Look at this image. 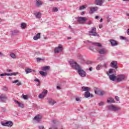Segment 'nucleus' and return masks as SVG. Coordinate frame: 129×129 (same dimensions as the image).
<instances>
[{"instance_id": "338daca9", "label": "nucleus", "mask_w": 129, "mask_h": 129, "mask_svg": "<svg viewBox=\"0 0 129 129\" xmlns=\"http://www.w3.org/2000/svg\"><path fill=\"white\" fill-rule=\"evenodd\" d=\"M37 61H41V58H37Z\"/></svg>"}, {"instance_id": "58836bf2", "label": "nucleus", "mask_w": 129, "mask_h": 129, "mask_svg": "<svg viewBox=\"0 0 129 129\" xmlns=\"http://www.w3.org/2000/svg\"><path fill=\"white\" fill-rule=\"evenodd\" d=\"M45 97V95H43V94H40L39 95V98L40 99L44 98Z\"/></svg>"}, {"instance_id": "b1692460", "label": "nucleus", "mask_w": 129, "mask_h": 129, "mask_svg": "<svg viewBox=\"0 0 129 129\" xmlns=\"http://www.w3.org/2000/svg\"><path fill=\"white\" fill-rule=\"evenodd\" d=\"M109 76L110 80H112V81H114L115 80V79L116 78V76L113 74L110 75Z\"/></svg>"}, {"instance_id": "37998d69", "label": "nucleus", "mask_w": 129, "mask_h": 129, "mask_svg": "<svg viewBox=\"0 0 129 129\" xmlns=\"http://www.w3.org/2000/svg\"><path fill=\"white\" fill-rule=\"evenodd\" d=\"M102 67H105V68H107V63H104Z\"/></svg>"}, {"instance_id": "cd10ccee", "label": "nucleus", "mask_w": 129, "mask_h": 129, "mask_svg": "<svg viewBox=\"0 0 129 129\" xmlns=\"http://www.w3.org/2000/svg\"><path fill=\"white\" fill-rule=\"evenodd\" d=\"M41 69L43 71H47V70H49L50 69V67L49 66L43 67L41 68Z\"/></svg>"}, {"instance_id": "6e6d98bb", "label": "nucleus", "mask_w": 129, "mask_h": 129, "mask_svg": "<svg viewBox=\"0 0 129 129\" xmlns=\"http://www.w3.org/2000/svg\"><path fill=\"white\" fill-rule=\"evenodd\" d=\"M89 49H90V50H91L92 51L93 50V47L90 46L89 47Z\"/></svg>"}, {"instance_id": "052dcab7", "label": "nucleus", "mask_w": 129, "mask_h": 129, "mask_svg": "<svg viewBox=\"0 0 129 129\" xmlns=\"http://www.w3.org/2000/svg\"><path fill=\"white\" fill-rule=\"evenodd\" d=\"M52 122H53V123H56V120H52Z\"/></svg>"}, {"instance_id": "ddd939ff", "label": "nucleus", "mask_w": 129, "mask_h": 129, "mask_svg": "<svg viewBox=\"0 0 129 129\" xmlns=\"http://www.w3.org/2000/svg\"><path fill=\"white\" fill-rule=\"evenodd\" d=\"M85 43H87V44H92V45H95L97 47H101V44L100 43H92L91 41L88 40L86 41Z\"/></svg>"}, {"instance_id": "3c124183", "label": "nucleus", "mask_w": 129, "mask_h": 129, "mask_svg": "<svg viewBox=\"0 0 129 129\" xmlns=\"http://www.w3.org/2000/svg\"><path fill=\"white\" fill-rule=\"evenodd\" d=\"M91 24H92V21H89V22H88V23H87L88 25H91Z\"/></svg>"}, {"instance_id": "0eeeda50", "label": "nucleus", "mask_w": 129, "mask_h": 129, "mask_svg": "<svg viewBox=\"0 0 129 129\" xmlns=\"http://www.w3.org/2000/svg\"><path fill=\"white\" fill-rule=\"evenodd\" d=\"M105 2V0H95V4L96 6H100L101 7Z\"/></svg>"}, {"instance_id": "aec40b11", "label": "nucleus", "mask_w": 129, "mask_h": 129, "mask_svg": "<svg viewBox=\"0 0 129 129\" xmlns=\"http://www.w3.org/2000/svg\"><path fill=\"white\" fill-rule=\"evenodd\" d=\"M48 103L50 105H54L55 103H56V101L55 100H53L52 99L49 98L48 99Z\"/></svg>"}, {"instance_id": "f3484780", "label": "nucleus", "mask_w": 129, "mask_h": 129, "mask_svg": "<svg viewBox=\"0 0 129 129\" xmlns=\"http://www.w3.org/2000/svg\"><path fill=\"white\" fill-rule=\"evenodd\" d=\"M90 96L91 97H93V95L91 94L89 91L85 93V97H86V98H88V97H90Z\"/></svg>"}, {"instance_id": "c9c22d12", "label": "nucleus", "mask_w": 129, "mask_h": 129, "mask_svg": "<svg viewBox=\"0 0 129 129\" xmlns=\"http://www.w3.org/2000/svg\"><path fill=\"white\" fill-rule=\"evenodd\" d=\"M48 93V91H47V90H43V91L42 92V94L44 95H46V94H47Z\"/></svg>"}, {"instance_id": "a18cd8bd", "label": "nucleus", "mask_w": 129, "mask_h": 129, "mask_svg": "<svg viewBox=\"0 0 129 129\" xmlns=\"http://www.w3.org/2000/svg\"><path fill=\"white\" fill-rule=\"evenodd\" d=\"M115 99L116 100H117V101H119V97H118V96H116L115 97Z\"/></svg>"}, {"instance_id": "79ce46f5", "label": "nucleus", "mask_w": 129, "mask_h": 129, "mask_svg": "<svg viewBox=\"0 0 129 129\" xmlns=\"http://www.w3.org/2000/svg\"><path fill=\"white\" fill-rule=\"evenodd\" d=\"M102 105H104V102H100V103H99V106H102Z\"/></svg>"}, {"instance_id": "9b49d317", "label": "nucleus", "mask_w": 129, "mask_h": 129, "mask_svg": "<svg viewBox=\"0 0 129 129\" xmlns=\"http://www.w3.org/2000/svg\"><path fill=\"white\" fill-rule=\"evenodd\" d=\"M62 50H63V48H62V45H59L58 47H56L54 49V53H60V52H62Z\"/></svg>"}, {"instance_id": "ea45409f", "label": "nucleus", "mask_w": 129, "mask_h": 129, "mask_svg": "<svg viewBox=\"0 0 129 129\" xmlns=\"http://www.w3.org/2000/svg\"><path fill=\"white\" fill-rule=\"evenodd\" d=\"M52 12H58V8H57L56 7H54L52 9Z\"/></svg>"}, {"instance_id": "09e8293b", "label": "nucleus", "mask_w": 129, "mask_h": 129, "mask_svg": "<svg viewBox=\"0 0 129 129\" xmlns=\"http://www.w3.org/2000/svg\"><path fill=\"white\" fill-rule=\"evenodd\" d=\"M3 90H4L5 91H7V90H8V87H4Z\"/></svg>"}, {"instance_id": "1a4fd4ad", "label": "nucleus", "mask_w": 129, "mask_h": 129, "mask_svg": "<svg viewBox=\"0 0 129 129\" xmlns=\"http://www.w3.org/2000/svg\"><path fill=\"white\" fill-rule=\"evenodd\" d=\"M7 99H8V97H7V95L5 94H2L0 96V100L2 102H5Z\"/></svg>"}, {"instance_id": "7ed1b4c3", "label": "nucleus", "mask_w": 129, "mask_h": 129, "mask_svg": "<svg viewBox=\"0 0 129 129\" xmlns=\"http://www.w3.org/2000/svg\"><path fill=\"white\" fill-rule=\"evenodd\" d=\"M96 31V28L94 27L92 28L91 31H90L89 33L90 36H95V37H97L98 36V34L95 32Z\"/></svg>"}, {"instance_id": "9d476101", "label": "nucleus", "mask_w": 129, "mask_h": 129, "mask_svg": "<svg viewBox=\"0 0 129 129\" xmlns=\"http://www.w3.org/2000/svg\"><path fill=\"white\" fill-rule=\"evenodd\" d=\"M98 53L101 55H103L107 53V50L105 48H101L97 50Z\"/></svg>"}, {"instance_id": "bb28decb", "label": "nucleus", "mask_w": 129, "mask_h": 129, "mask_svg": "<svg viewBox=\"0 0 129 129\" xmlns=\"http://www.w3.org/2000/svg\"><path fill=\"white\" fill-rule=\"evenodd\" d=\"M77 57L78 59H79V60H80V61H81L82 62H83V61H84V58H83V56H82V55L78 54Z\"/></svg>"}, {"instance_id": "c03bdc74", "label": "nucleus", "mask_w": 129, "mask_h": 129, "mask_svg": "<svg viewBox=\"0 0 129 129\" xmlns=\"http://www.w3.org/2000/svg\"><path fill=\"white\" fill-rule=\"evenodd\" d=\"M76 101H79L80 102V101H81V100L80 99V98H79V97H76Z\"/></svg>"}, {"instance_id": "bf43d9fd", "label": "nucleus", "mask_w": 129, "mask_h": 129, "mask_svg": "<svg viewBox=\"0 0 129 129\" xmlns=\"http://www.w3.org/2000/svg\"><path fill=\"white\" fill-rule=\"evenodd\" d=\"M127 35L129 36V29H128L126 31Z\"/></svg>"}, {"instance_id": "f03ea898", "label": "nucleus", "mask_w": 129, "mask_h": 129, "mask_svg": "<svg viewBox=\"0 0 129 129\" xmlns=\"http://www.w3.org/2000/svg\"><path fill=\"white\" fill-rule=\"evenodd\" d=\"M108 108L109 110H112V111H118V110H120V108L113 105L108 106Z\"/></svg>"}, {"instance_id": "6e6552de", "label": "nucleus", "mask_w": 129, "mask_h": 129, "mask_svg": "<svg viewBox=\"0 0 129 129\" xmlns=\"http://www.w3.org/2000/svg\"><path fill=\"white\" fill-rule=\"evenodd\" d=\"M110 66L112 68H115V69H117V68H118L117 67V62L116 61H112L110 64Z\"/></svg>"}, {"instance_id": "a19ab883", "label": "nucleus", "mask_w": 129, "mask_h": 129, "mask_svg": "<svg viewBox=\"0 0 129 129\" xmlns=\"http://www.w3.org/2000/svg\"><path fill=\"white\" fill-rule=\"evenodd\" d=\"M84 9H85V6L83 5L80 7L79 10H84Z\"/></svg>"}, {"instance_id": "c756f323", "label": "nucleus", "mask_w": 129, "mask_h": 129, "mask_svg": "<svg viewBox=\"0 0 129 129\" xmlns=\"http://www.w3.org/2000/svg\"><path fill=\"white\" fill-rule=\"evenodd\" d=\"M39 73L41 75H42V76H47L48 74L47 73L44 72L43 71H40Z\"/></svg>"}, {"instance_id": "13d9d810", "label": "nucleus", "mask_w": 129, "mask_h": 129, "mask_svg": "<svg viewBox=\"0 0 129 129\" xmlns=\"http://www.w3.org/2000/svg\"><path fill=\"white\" fill-rule=\"evenodd\" d=\"M11 74H12V75H14L15 76H16V75H17V74H16L15 73H11Z\"/></svg>"}, {"instance_id": "4c0bfd02", "label": "nucleus", "mask_w": 129, "mask_h": 129, "mask_svg": "<svg viewBox=\"0 0 129 129\" xmlns=\"http://www.w3.org/2000/svg\"><path fill=\"white\" fill-rule=\"evenodd\" d=\"M101 67H102V66H101V64H98L96 67V70H100V68H101Z\"/></svg>"}, {"instance_id": "4468645a", "label": "nucleus", "mask_w": 129, "mask_h": 129, "mask_svg": "<svg viewBox=\"0 0 129 129\" xmlns=\"http://www.w3.org/2000/svg\"><path fill=\"white\" fill-rule=\"evenodd\" d=\"M110 42L111 43V46H112V47H114V46H117V45H118L117 41L113 39H110Z\"/></svg>"}, {"instance_id": "6ab92c4d", "label": "nucleus", "mask_w": 129, "mask_h": 129, "mask_svg": "<svg viewBox=\"0 0 129 129\" xmlns=\"http://www.w3.org/2000/svg\"><path fill=\"white\" fill-rule=\"evenodd\" d=\"M15 102L17 103V104H18V106L19 107H21V108H24V107H25V105H24V104L18 102V101L15 100H14Z\"/></svg>"}, {"instance_id": "2f4dec72", "label": "nucleus", "mask_w": 129, "mask_h": 129, "mask_svg": "<svg viewBox=\"0 0 129 129\" xmlns=\"http://www.w3.org/2000/svg\"><path fill=\"white\" fill-rule=\"evenodd\" d=\"M114 73H115V70L113 69H110L109 71V74H113Z\"/></svg>"}, {"instance_id": "412c9836", "label": "nucleus", "mask_w": 129, "mask_h": 129, "mask_svg": "<svg viewBox=\"0 0 129 129\" xmlns=\"http://www.w3.org/2000/svg\"><path fill=\"white\" fill-rule=\"evenodd\" d=\"M43 5V2L41 1L40 0H36V6H37L38 8L40 7V6H42Z\"/></svg>"}, {"instance_id": "dca6fc26", "label": "nucleus", "mask_w": 129, "mask_h": 129, "mask_svg": "<svg viewBox=\"0 0 129 129\" xmlns=\"http://www.w3.org/2000/svg\"><path fill=\"white\" fill-rule=\"evenodd\" d=\"M98 10V7H95L92 8H90V11L89 12L90 14H93L94 12H96Z\"/></svg>"}, {"instance_id": "473e14b6", "label": "nucleus", "mask_w": 129, "mask_h": 129, "mask_svg": "<svg viewBox=\"0 0 129 129\" xmlns=\"http://www.w3.org/2000/svg\"><path fill=\"white\" fill-rule=\"evenodd\" d=\"M21 27L22 29H26L27 27V24L25 23H21Z\"/></svg>"}, {"instance_id": "423d86ee", "label": "nucleus", "mask_w": 129, "mask_h": 129, "mask_svg": "<svg viewBox=\"0 0 129 129\" xmlns=\"http://www.w3.org/2000/svg\"><path fill=\"white\" fill-rule=\"evenodd\" d=\"M87 21V18L85 17H79L78 19V22L80 23V24H83L85 23Z\"/></svg>"}, {"instance_id": "de8ad7c7", "label": "nucleus", "mask_w": 129, "mask_h": 129, "mask_svg": "<svg viewBox=\"0 0 129 129\" xmlns=\"http://www.w3.org/2000/svg\"><path fill=\"white\" fill-rule=\"evenodd\" d=\"M2 111H3V112H5V111H6V108L5 107H2Z\"/></svg>"}, {"instance_id": "f8f14e48", "label": "nucleus", "mask_w": 129, "mask_h": 129, "mask_svg": "<svg viewBox=\"0 0 129 129\" xmlns=\"http://www.w3.org/2000/svg\"><path fill=\"white\" fill-rule=\"evenodd\" d=\"M2 125L4 126H13V122L11 121H7L5 123H3Z\"/></svg>"}, {"instance_id": "72a5a7b5", "label": "nucleus", "mask_w": 129, "mask_h": 129, "mask_svg": "<svg viewBox=\"0 0 129 129\" xmlns=\"http://www.w3.org/2000/svg\"><path fill=\"white\" fill-rule=\"evenodd\" d=\"M22 98H23V99H25V100H26L29 98V97L28 95L22 94Z\"/></svg>"}, {"instance_id": "f257e3e1", "label": "nucleus", "mask_w": 129, "mask_h": 129, "mask_svg": "<svg viewBox=\"0 0 129 129\" xmlns=\"http://www.w3.org/2000/svg\"><path fill=\"white\" fill-rule=\"evenodd\" d=\"M70 64L71 67L78 71V73H79L80 76H81V77H85L86 76V72L81 69V67L79 64H78L77 62L73 60H71Z\"/></svg>"}, {"instance_id": "774afa93", "label": "nucleus", "mask_w": 129, "mask_h": 129, "mask_svg": "<svg viewBox=\"0 0 129 129\" xmlns=\"http://www.w3.org/2000/svg\"><path fill=\"white\" fill-rule=\"evenodd\" d=\"M56 87L57 89H60V86H57Z\"/></svg>"}, {"instance_id": "e2e57ef3", "label": "nucleus", "mask_w": 129, "mask_h": 129, "mask_svg": "<svg viewBox=\"0 0 129 129\" xmlns=\"http://www.w3.org/2000/svg\"><path fill=\"white\" fill-rule=\"evenodd\" d=\"M99 27L100 29H101L102 28V25H100Z\"/></svg>"}, {"instance_id": "69168bd1", "label": "nucleus", "mask_w": 129, "mask_h": 129, "mask_svg": "<svg viewBox=\"0 0 129 129\" xmlns=\"http://www.w3.org/2000/svg\"><path fill=\"white\" fill-rule=\"evenodd\" d=\"M53 128H54V129H58V128L57 127H56V126H53Z\"/></svg>"}, {"instance_id": "4be33fe9", "label": "nucleus", "mask_w": 129, "mask_h": 129, "mask_svg": "<svg viewBox=\"0 0 129 129\" xmlns=\"http://www.w3.org/2000/svg\"><path fill=\"white\" fill-rule=\"evenodd\" d=\"M34 16H35L36 18L37 19H40L42 17V15H41V13L40 12H36L34 13Z\"/></svg>"}, {"instance_id": "7c9ffc66", "label": "nucleus", "mask_w": 129, "mask_h": 129, "mask_svg": "<svg viewBox=\"0 0 129 129\" xmlns=\"http://www.w3.org/2000/svg\"><path fill=\"white\" fill-rule=\"evenodd\" d=\"M13 83H17V85L20 86V85H22V83L21 82H19V80H16L15 81L12 82Z\"/></svg>"}, {"instance_id": "f704fd0d", "label": "nucleus", "mask_w": 129, "mask_h": 129, "mask_svg": "<svg viewBox=\"0 0 129 129\" xmlns=\"http://www.w3.org/2000/svg\"><path fill=\"white\" fill-rule=\"evenodd\" d=\"M10 56H11V58H13V59L16 58L17 57L16 56V54H15L14 53H13L10 54Z\"/></svg>"}, {"instance_id": "20e7f679", "label": "nucleus", "mask_w": 129, "mask_h": 129, "mask_svg": "<svg viewBox=\"0 0 129 129\" xmlns=\"http://www.w3.org/2000/svg\"><path fill=\"white\" fill-rule=\"evenodd\" d=\"M94 91L95 94H98V95H103L104 94V92L101 91L99 89L97 88H94Z\"/></svg>"}, {"instance_id": "8fccbe9b", "label": "nucleus", "mask_w": 129, "mask_h": 129, "mask_svg": "<svg viewBox=\"0 0 129 129\" xmlns=\"http://www.w3.org/2000/svg\"><path fill=\"white\" fill-rule=\"evenodd\" d=\"M120 39H121V40H125V37L123 36H120Z\"/></svg>"}, {"instance_id": "0e129e2a", "label": "nucleus", "mask_w": 129, "mask_h": 129, "mask_svg": "<svg viewBox=\"0 0 129 129\" xmlns=\"http://www.w3.org/2000/svg\"><path fill=\"white\" fill-rule=\"evenodd\" d=\"M98 18H99V16H96L95 17V19H98Z\"/></svg>"}, {"instance_id": "2eb2a0df", "label": "nucleus", "mask_w": 129, "mask_h": 129, "mask_svg": "<svg viewBox=\"0 0 129 129\" xmlns=\"http://www.w3.org/2000/svg\"><path fill=\"white\" fill-rule=\"evenodd\" d=\"M41 118H42V116L40 115H37L34 118V120H36V121H37V122H39L41 120Z\"/></svg>"}, {"instance_id": "393cba45", "label": "nucleus", "mask_w": 129, "mask_h": 129, "mask_svg": "<svg viewBox=\"0 0 129 129\" xmlns=\"http://www.w3.org/2000/svg\"><path fill=\"white\" fill-rule=\"evenodd\" d=\"M12 35L13 36H15L16 35H17V34H19L20 33V31L18 30H15L11 31Z\"/></svg>"}, {"instance_id": "49530a36", "label": "nucleus", "mask_w": 129, "mask_h": 129, "mask_svg": "<svg viewBox=\"0 0 129 129\" xmlns=\"http://www.w3.org/2000/svg\"><path fill=\"white\" fill-rule=\"evenodd\" d=\"M5 75H6V76H12L13 75V74H12V73H11V74L5 73Z\"/></svg>"}, {"instance_id": "e433bc0d", "label": "nucleus", "mask_w": 129, "mask_h": 129, "mask_svg": "<svg viewBox=\"0 0 129 129\" xmlns=\"http://www.w3.org/2000/svg\"><path fill=\"white\" fill-rule=\"evenodd\" d=\"M93 63V62H92V61L90 60H88L86 62V63L87 65H91V64H92Z\"/></svg>"}, {"instance_id": "a878e982", "label": "nucleus", "mask_w": 129, "mask_h": 129, "mask_svg": "<svg viewBox=\"0 0 129 129\" xmlns=\"http://www.w3.org/2000/svg\"><path fill=\"white\" fill-rule=\"evenodd\" d=\"M107 102L108 103H114V99L112 98H109L107 100Z\"/></svg>"}, {"instance_id": "603ef678", "label": "nucleus", "mask_w": 129, "mask_h": 129, "mask_svg": "<svg viewBox=\"0 0 129 129\" xmlns=\"http://www.w3.org/2000/svg\"><path fill=\"white\" fill-rule=\"evenodd\" d=\"M34 81H35V82H38L39 83H40V81L38 79L34 80Z\"/></svg>"}, {"instance_id": "c85d7f7f", "label": "nucleus", "mask_w": 129, "mask_h": 129, "mask_svg": "<svg viewBox=\"0 0 129 129\" xmlns=\"http://www.w3.org/2000/svg\"><path fill=\"white\" fill-rule=\"evenodd\" d=\"M33 71V70L28 68L25 69V72L26 74H29V73H31V72H32Z\"/></svg>"}, {"instance_id": "864d4df0", "label": "nucleus", "mask_w": 129, "mask_h": 129, "mask_svg": "<svg viewBox=\"0 0 129 129\" xmlns=\"http://www.w3.org/2000/svg\"><path fill=\"white\" fill-rule=\"evenodd\" d=\"M39 129H44V126H39Z\"/></svg>"}, {"instance_id": "39448f33", "label": "nucleus", "mask_w": 129, "mask_h": 129, "mask_svg": "<svg viewBox=\"0 0 129 129\" xmlns=\"http://www.w3.org/2000/svg\"><path fill=\"white\" fill-rule=\"evenodd\" d=\"M125 77L123 75H118L116 77V81L117 82H120V81H122V80H124Z\"/></svg>"}, {"instance_id": "5fc2aeb1", "label": "nucleus", "mask_w": 129, "mask_h": 129, "mask_svg": "<svg viewBox=\"0 0 129 129\" xmlns=\"http://www.w3.org/2000/svg\"><path fill=\"white\" fill-rule=\"evenodd\" d=\"M0 76H6V73L5 74H0Z\"/></svg>"}, {"instance_id": "680f3d73", "label": "nucleus", "mask_w": 129, "mask_h": 129, "mask_svg": "<svg viewBox=\"0 0 129 129\" xmlns=\"http://www.w3.org/2000/svg\"><path fill=\"white\" fill-rule=\"evenodd\" d=\"M0 56H4V54L0 52Z\"/></svg>"}, {"instance_id": "4d7b16f0", "label": "nucleus", "mask_w": 129, "mask_h": 129, "mask_svg": "<svg viewBox=\"0 0 129 129\" xmlns=\"http://www.w3.org/2000/svg\"><path fill=\"white\" fill-rule=\"evenodd\" d=\"M89 71H92V67H90V68L89 69Z\"/></svg>"}, {"instance_id": "a211bd4d", "label": "nucleus", "mask_w": 129, "mask_h": 129, "mask_svg": "<svg viewBox=\"0 0 129 129\" xmlns=\"http://www.w3.org/2000/svg\"><path fill=\"white\" fill-rule=\"evenodd\" d=\"M40 38H41V33H38L33 37V39L35 41H37V40H38V39H40Z\"/></svg>"}, {"instance_id": "5701e85b", "label": "nucleus", "mask_w": 129, "mask_h": 129, "mask_svg": "<svg viewBox=\"0 0 129 129\" xmlns=\"http://www.w3.org/2000/svg\"><path fill=\"white\" fill-rule=\"evenodd\" d=\"M90 88L88 87H85L83 86L82 87V90L83 91H86V92L89 91V90H90Z\"/></svg>"}]
</instances>
